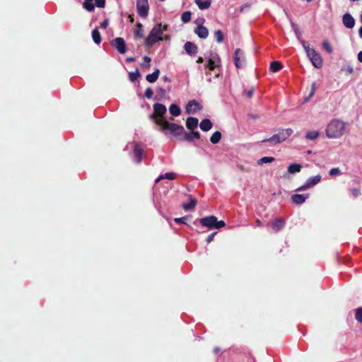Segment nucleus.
Here are the masks:
<instances>
[{
    "label": "nucleus",
    "mask_w": 362,
    "mask_h": 362,
    "mask_svg": "<svg viewBox=\"0 0 362 362\" xmlns=\"http://www.w3.org/2000/svg\"><path fill=\"white\" fill-rule=\"evenodd\" d=\"M302 169V165L298 163H292L288 167V173L290 174H295L298 173Z\"/></svg>",
    "instance_id": "393cba45"
},
{
    "label": "nucleus",
    "mask_w": 362,
    "mask_h": 362,
    "mask_svg": "<svg viewBox=\"0 0 362 362\" xmlns=\"http://www.w3.org/2000/svg\"><path fill=\"white\" fill-rule=\"evenodd\" d=\"M169 111H170V113L174 116V117H177L180 115L181 113V110H180V108L179 107V106H177V105L175 104H171L170 105V107H169Z\"/></svg>",
    "instance_id": "c85d7f7f"
},
{
    "label": "nucleus",
    "mask_w": 362,
    "mask_h": 362,
    "mask_svg": "<svg viewBox=\"0 0 362 362\" xmlns=\"http://www.w3.org/2000/svg\"><path fill=\"white\" fill-rule=\"evenodd\" d=\"M342 21L343 24L347 28H353L355 25V20L349 13H345L343 16Z\"/></svg>",
    "instance_id": "4468645a"
},
{
    "label": "nucleus",
    "mask_w": 362,
    "mask_h": 362,
    "mask_svg": "<svg viewBox=\"0 0 362 362\" xmlns=\"http://www.w3.org/2000/svg\"><path fill=\"white\" fill-rule=\"evenodd\" d=\"M204 62V59L202 57H198L197 62V63H202Z\"/></svg>",
    "instance_id": "6e6d98bb"
},
{
    "label": "nucleus",
    "mask_w": 362,
    "mask_h": 362,
    "mask_svg": "<svg viewBox=\"0 0 362 362\" xmlns=\"http://www.w3.org/2000/svg\"><path fill=\"white\" fill-rule=\"evenodd\" d=\"M351 192L352 195L354 197H357L361 194L360 190L358 189H356V188L351 189Z\"/></svg>",
    "instance_id": "de8ad7c7"
},
{
    "label": "nucleus",
    "mask_w": 362,
    "mask_h": 362,
    "mask_svg": "<svg viewBox=\"0 0 362 362\" xmlns=\"http://www.w3.org/2000/svg\"><path fill=\"white\" fill-rule=\"evenodd\" d=\"M322 177L320 175L309 177L304 185L298 187L296 192H302L314 187L321 181Z\"/></svg>",
    "instance_id": "423d86ee"
},
{
    "label": "nucleus",
    "mask_w": 362,
    "mask_h": 362,
    "mask_svg": "<svg viewBox=\"0 0 362 362\" xmlns=\"http://www.w3.org/2000/svg\"><path fill=\"white\" fill-rule=\"evenodd\" d=\"M198 125V119L196 117H188L186 120V127L189 130H194L197 127Z\"/></svg>",
    "instance_id": "6ab92c4d"
},
{
    "label": "nucleus",
    "mask_w": 362,
    "mask_h": 362,
    "mask_svg": "<svg viewBox=\"0 0 362 362\" xmlns=\"http://www.w3.org/2000/svg\"><path fill=\"white\" fill-rule=\"evenodd\" d=\"M283 68L282 64L278 61H274L270 64L269 70L272 72H277Z\"/></svg>",
    "instance_id": "bb28decb"
},
{
    "label": "nucleus",
    "mask_w": 362,
    "mask_h": 362,
    "mask_svg": "<svg viewBox=\"0 0 362 362\" xmlns=\"http://www.w3.org/2000/svg\"><path fill=\"white\" fill-rule=\"evenodd\" d=\"M153 92L151 88H148L146 89L145 93H144V96L146 98L151 99L153 97Z\"/></svg>",
    "instance_id": "c03bdc74"
},
{
    "label": "nucleus",
    "mask_w": 362,
    "mask_h": 362,
    "mask_svg": "<svg viewBox=\"0 0 362 362\" xmlns=\"http://www.w3.org/2000/svg\"><path fill=\"white\" fill-rule=\"evenodd\" d=\"M144 150L139 144H135L134 147V154L136 158V162L139 163L142 160Z\"/></svg>",
    "instance_id": "f3484780"
},
{
    "label": "nucleus",
    "mask_w": 362,
    "mask_h": 362,
    "mask_svg": "<svg viewBox=\"0 0 362 362\" xmlns=\"http://www.w3.org/2000/svg\"><path fill=\"white\" fill-rule=\"evenodd\" d=\"M246 95L248 98H251L253 95V90H250L249 91H247Z\"/></svg>",
    "instance_id": "864d4df0"
},
{
    "label": "nucleus",
    "mask_w": 362,
    "mask_h": 362,
    "mask_svg": "<svg viewBox=\"0 0 362 362\" xmlns=\"http://www.w3.org/2000/svg\"><path fill=\"white\" fill-rule=\"evenodd\" d=\"M92 39L96 44H100L101 42L100 34L98 29L92 30Z\"/></svg>",
    "instance_id": "473e14b6"
},
{
    "label": "nucleus",
    "mask_w": 362,
    "mask_h": 362,
    "mask_svg": "<svg viewBox=\"0 0 362 362\" xmlns=\"http://www.w3.org/2000/svg\"><path fill=\"white\" fill-rule=\"evenodd\" d=\"M361 23H362V15H361Z\"/></svg>",
    "instance_id": "69168bd1"
},
{
    "label": "nucleus",
    "mask_w": 362,
    "mask_h": 362,
    "mask_svg": "<svg viewBox=\"0 0 362 362\" xmlns=\"http://www.w3.org/2000/svg\"><path fill=\"white\" fill-rule=\"evenodd\" d=\"M274 160L275 159L274 157L265 156L259 159L257 163L258 165H262L264 163H270L273 162Z\"/></svg>",
    "instance_id": "f704fd0d"
},
{
    "label": "nucleus",
    "mask_w": 362,
    "mask_h": 362,
    "mask_svg": "<svg viewBox=\"0 0 362 362\" xmlns=\"http://www.w3.org/2000/svg\"><path fill=\"white\" fill-rule=\"evenodd\" d=\"M346 124L337 119L331 120L326 128V135L329 139H338L345 132Z\"/></svg>",
    "instance_id": "f03ea898"
},
{
    "label": "nucleus",
    "mask_w": 362,
    "mask_h": 362,
    "mask_svg": "<svg viewBox=\"0 0 362 362\" xmlns=\"http://www.w3.org/2000/svg\"><path fill=\"white\" fill-rule=\"evenodd\" d=\"M200 109L199 104L196 100L189 101L185 107L187 114H194L197 110Z\"/></svg>",
    "instance_id": "f8f14e48"
},
{
    "label": "nucleus",
    "mask_w": 362,
    "mask_h": 362,
    "mask_svg": "<svg viewBox=\"0 0 362 362\" xmlns=\"http://www.w3.org/2000/svg\"><path fill=\"white\" fill-rule=\"evenodd\" d=\"M108 25V21L107 20H105L102 24H101V27L103 28H106V27Z\"/></svg>",
    "instance_id": "603ef678"
},
{
    "label": "nucleus",
    "mask_w": 362,
    "mask_h": 362,
    "mask_svg": "<svg viewBox=\"0 0 362 362\" xmlns=\"http://www.w3.org/2000/svg\"><path fill=\"white\" fill-rule=\"evenodd\" d=\"M358 60L362 63V51L358 54Z\"/></svg>",
    "instance_id": "5fc2aeb1"
},
{
    "label": "nucleus",
    "mask_w": 362,
    "mask_h": 362,
    "mask_svg": "<svg viewBox=\"0 0 362 362\" xmlns=\"http://www.w3.org/2000/svg\"><path fill=\"white\" fill-rule=\"evenodd\" d=\"M293 134V130L291 128L281 129L278 135L280 138L281 142L285 141L287 138H288Z\"/></svg>",
    "instance_id": "412c9836"
},
{
    "label": "nucleus",
    "mask_w": 362,
    "mask_h": 362,
    "mask_svg": "<svg viewBox=\"0 0 362 362\" xmlns=\"http://www.w3.org/2000/svg\"><path fill=\"white\" fill-rule=\"evenodd\" d=\"M134 61V58H133V57H129L127 59V62H132Z\"/></svg>",
    "instance_id": "13d9d810"
},
{
    "label": "nucleus",
    "mask_w": 362,
    "mask_h": 362,
    "mask_svg": "<svg viewBox=\"0 0 362 362\" xmlns=\"http://www.w3.org/2000/svg\"><path fill=\"white\" fill-rule=\"evenodd\" d=\"M83 7L88 11H90V0H85L83 3Z\"/></svg>",
    "instance_id": "a18cd8bd"
},
{
    "label": "nucleus",
    "mask_w": 362,
    "mask_h": 362,
    "mask_svg": "<svg viewBox=\"0 0 362 362\" xmlns=\"http://www.w3.org/2000/svg\"><path fill=\"white\" fill-rule=\"evenodd\" d=\"M194 33L202 39H206L209 35L208 29L202 25L197 26L194 30Z\"/></svg>",
    "instance_id": "dca6fc26"
},
{
    "label": "nucleus",
    "mask_w": 362,
    "mask_h": 362,
    "mask_svg": "<svg viewBox=\"0 0 362 362\" xmlns=\"http://www.w3.org/2000/svg\"><path fill=\"white\" fill-rule=\"evenodd\" d=\"M144 63H142L141 66L143 67H149L150 62L151 61V58L149 57L145 56L144 58Z\"/></svg>",
    "instance_id": "37998d69"
},
{
    "label": "nucleus",
    "mask_w": 362,
    "mask_h": 362,
    "mask_svg": "<svg viewBox=\"0 0 362 362\" xmlns=\"http://www.w3.org/2000/svg\"><path fill=\"white\" fill-rule=\"evenodd\" d=\"M134 34L136 37L139 38L144 37V31L143 29V25L141 23H136L134 29Z\"/></svg>",
    "instance_id": "aec40b11"
},
{
    "label": "nucleus",
    "mask_w": 362,
    "mask_h": 362,
    "mask_svg": "<svg viewBox=\"0 0 362 362\" xmlns=\"http://www.w3.org/2000/svg\"><path fill=\"white\" fill-rule=\"evenodd\" d=\"M309 197V194H295L291 196V201L293 204H301Z\"/></svg>",
    "instance_id": "ddd939ff"
},
{
    "label": "nucleus",
    "mask_w": 362,
    "mask_h": 362,
    "mask_svg": "<svg viewBox=\"0 0 362 362\" xmlns=\"http://www.w3.org/2000/svg\"><path fill=\"white\" fill-rule=\"evenodd\" d=\"M94 6L98 8H104L105 5V0H93Z\"/></svg>",
    "instance_id": "58836bf2"
},
{
    "label": "nucleus",
    "mask_w": 362,
    "mask_h": 362,
    "mask_svg": "<svg viewBox=\"0 0 362 362\" xmlns=\"http://www.w3.org/2000/svg\"><path fill=\"white\" fill-rule=\"evenodd\" d=\"M157 92H158V93H159L162 96L165 95V93H166V91L163 88H158L157 89Z\"/></svg>",
    "instance_id": "3c124183"
},
{
    "label": "nucleus",
    "mask_w": 362,
    "mask_h": 362,
    "mask_svg": "<svg viewBox=\"0 0 362 362\" xmlns=\"http://www.w3.org/2000/svg\"><path fill=\"white\" fill-rule=\"evenodd\" d=\"M215 37L217 42L221 43L223 40V34L221 30H218L215 32Z\"/></svg>",
    "instance_id": "e433bc0d"
},
{
    "label": "nucleus",
    "mask_w": 362,
    "mask_h": 362,
    "mask_svg": "<svg viewBox=\"0 0 362 362\" xmlns=\"http://www.w3.org/2000/svg\"><path fill=\"white\" fill-rule=\"evenodd\" d=\"M301 45H303L307 56L309 57L313 65L316 68H321L322 66L323 62L320 54L314 49L310 48L307 42L301 40Z\"/></svg>",
    "instance_id": "20e7f679"
},
{
    "label": "nucleus",
    "mask_w": 362,
    "mask_h": 362,
    "mask_svg": "<svg viewBox=\"0 0 362 362\" xmlns=\"http://www.w3.org/2000/svg\"><path fill=\"white\" fill-rule=\"evenodd\" d=\"M216 234V232H214L208 235V237L206 238L207 243H210L214 240V238Z\"/></svg>",
    "instance_id": "09e8293b"
},
{
    "label": "nucleus",
    "mask_w": 362,
    "mask_h": 362,
    "mask_svg": "<svg viewBox=\"0 0 362 362\" xmlns=\"http://www.w3.org/2000/svg\"><path fill=\"white\" fill-rule=\"evenodd\" d=\"M112 46L117 49L119 53L120 54H124L127 51L126 49V44L122 37H116L112 43Z\"/></svg>",
    "instance_id": "9b49d317"
},
{
    "label": "nucleus",
    "mask_w": 362,
    "mask_h": 362,
    "mask_svg": "<svg viewBox=\"0 0 362 362\" xmlns=\"http://www.w3.org/2000/svg\"><path fill=\"white\" fill-rule=\"evenodd\" d=\"M257 223L258 225H259V224H260V221H259V220H257Z\"/></svg>",
    "instance_id": "e2e57ef3"
},
{
    "label": "nucleus",
    "mask_w": 362,
    "mask_h": 362,
    "mask_svg": "<svg viewBox=\"0 0 362 362\" xmlns=\"http://www.w3.org/2000/svg\"><path fill=\"white\" fill-rule=\"evenodd\" d=\"M155 123L160 127V130L167 136H179L184 132L183 127L175 123H170L165 118H157L155 119Z\"/></svg>",
    "instance_id": "f257e3e1"
},
{
    "label": "nucleus",
    "mask_w": 362,
    "mask_h": 362,
    "mask_svg": "<svg viewBox=\"0 0 362 362\" xmlns=\"http://www.w3.org/2000/svg\"><path fill=\"white\" fill-rule=\"evenodd\" d=\"M262 143L269 142L272 145H275L276 144L281 143V141L280 140V138L278 135V134L273 135L269 139H264L262 141Z\"/></svg>",
    "instance_id": "c756f323"
},
{
    "label": "nucleus",
    "mask_w": 362,
    "mask_h": 362,
    "mask_svg": "<svg viewBox=\"0 0 362 362\" xmlns=\"http://www.w3.org/2000/svg\"><path fill=\"white\" fill-rule=\"evenodd\" d=\"M308 2H310L312 1L313 0H306Z\"/></svg>",
    "instance_id": "0e129e2a"
},
{
    "label": "nucleus",
    "mask_w": 362,
    "mask_h": 362,
    "mask_svg": "<svg viewBox=\"0 0 362 362\" xmlns=\"http://www.w3.org/2000/svg\"><path fill=\"white\" fill-rule=\"evenodd\" d=\"M160 74V70L156 69L152 74H148L146 76V79L149 83H154L158 78Z\"/></svg>",
    "instance_id": "4be33fe9"
},
{
    "label": "nucleus",
    "mask_w": 362,
    "mask_h": 362,
    "mask_svg": "<svg viewBox=\"0 0 362 362\" xmlns=\"http://www.w3.org/2000/svg\"><path fill=\"white\" fill-rule=\"evenodd\" d=\"M188 217L187 216H185V217H182V218H175L174 219V221L177 223H183V224H185L186 222V219Z\"/></svg>",
    "instance_id": "49530a36"
},
{
    "label": "nucleus",
    "mask_w": 362,
    "mask_h": 362,
    "mask_svg": "<svg viewBox=\"0 0 362 362\" xmlns=\"http://www.w3.org/2000/svg\"><path fill=\"white\" fill-rule=\"evenodd\" d=\"M166 112L167 109L164 105L156 103L153 105V114H152L150 117L154 119V120L157 118H164L163 116Z\"/></svg>",
    "instance_id": "6e6552de"
},
{
    "label": "nucleus",
    "mask_w": 362,
    "mask_h": 362,
    "mask_svg": "<svg viewBox=\"0 0 362 362\" xmlns=\"http://www.w3.org/2000/svg\"><path fill=\"white\" fill-rule=\"evenodd\" d=\"M197 201L193 198H190L189 202L188 203L183 204L182 207L185 210L188 211L193 209L195 207Z\"/></svg>",
    "instance_id": "7c9ffc66"
},
{
    "label": "nucleus",
    "mask_w": 362,
    "mask_h": 362,
    "mask_svg": "<svg viewBox=\"0 0 362 362\" xmlns=\"http://www.w3.org/2000/svg\"><path fill=\"white\" fill-rule=\"evenodd\" d=\"M136 8L140 17L146 18L149 10L148 0H137Z\"/></svg>",
    "instance_id": "0eeeda50"
},
{
    "label": "nucleus",
    "mask_w": 362,
    "mask_h": 362,
    "mask_svg": "<svg viewBox=\"0 0 362 362\" xmlns=\"http://www.w3.org/2000/svg\"><path fill=\"white\" fill-rule=\"evenodd\" d=\"M195 3L202 10L206 9L211 6L210 0H195Z\"/></svg>",
    "instance_id": "b1692460"
},
{
    "label": "nucleus",
    "mask_w": 362,
    "mask_h": 362,
    "mask_svg": "<svg viewBox=\"0 0 362 362\" xmlns=\"http://www.w3.org/2000/svg\"><path fill=\"white\" fill-rule=\"evenodd\" d=\"M315 83H313L312 84V89H311V92L308 96V98L306 99V100H308L309 98H310L311 97H313V95H314L315 93Z\"/></svg>",
    "instance_id": "8fccbe9b"
},
{
    "label": "nucleus",
    "mask_w": 362,
    "mask_h": 362,
    "mask_svg": "<svg viewBox=\"0 0 362 362\" xmlns=\"http://www.w3.org/2000/svg\"><path fill=\"white\" fill-rule=\"evenodd\" d=\"M356 319L362 322V308H359L356 310Z\"/></svg>",
    "instance_id": "79ce46f5"
},
{
    "label": "nucleus",
    "mask_w": 362,
    "mask_h": 362,
    "mask_svg": "<svg viewBox=\"0 0 362 362\" xmlns=\"http://www.w3.org/2000/svg\"><path fill=\"white\" fill-rule=\"evenodd\" d=\"M218 351H219V349H218V348H216V349H214V352H215V353H218Z\"/></svg>",
    "instance_id": "680f3d73"
},
{
    "label": "nucleus",
    "mask_w": 362,
    "mask_h": 362,
    "mask_svg": "<svg viewBox=\"0 0 362 362\" xmlns=\"http://www.w3.org/2000/svg\"><path fill=\"white\" fill-rule=\"evenodd\" d=\"M199 127L202 131L207 132L211 129L212 123L209 119H204L199 124Z\"/></svg>",
    "instance_id": "5701e85b"
},
{
    "label": "nucleus",
    "mask_w": 362,
    "mask_h": 362,
    "mask_svg": "<svg viewBox=\"0 0 362 362\" xmlns=\"http://www.w3.org/2000/svg\"><path fill=\"white\" fill-rule=\"evenodd\" d=\"M175 177H176V175L174 173H166L163 175H160L158 178H156L155 182L156 183H158V182H160V180H162L163 179H168V180H172L175 179Z\"/></svg>",
    "instance_id": "a878e982"
},
{
    "label": "nucleus",
    "mask_w": 362,
    "mask_h": 362,
    "mask_svg": "<svg viewBox=\"0 0 362 362\" xmlns=\"http://www.w3.org/2000/svg\"><path fill=\"white\" fill-rule=\"evenodd\" d=\"M139 76L140 74L138 70H136L135 72H130L129 74V80L132 82L136 81Z\"/></svg>",
    "instance_id": "4c0bfd02"
},
{
    "label": "nucleus",
    "mask_w": 362,
    "mask_h": 362,
    "mask_svg": "<svg viewBox=\"0 0 362 362\" xmlns=\"http://www.w3.org/2000/svg\"><path fill=\"white\" fill-rule=\"evenodd\" d=\"M285 225V221L283 218H276L271 223V226L275 232L281 230Z\"/></svg>",
    "instance_id": "2eb2a0df"
},
{
    "label": "nucleus",
    "mask_w": 362,
    "mask_h": 362,
    "mask_svg": "<svg viewBox=\"0 0 362 362\" xmlns=\"http://www.w3.org/2000/svg\"><path fill=\"white\" fill-rule=\"evenodd\" d=\"M221 134L220 132L218 131H216L211 136L210 138V141L212 143V144H217L219 142V141L221 140Z\"/></svg>",
    "instance_id": "72a5a7b5"
},
{
    "label": "nucleus",
    "mask_w": 362,
    "mask_h": 362,
    "mask_svg": "<svg viewBox=\"0 0 362 362\" xmlns=\"http://www.w3.org/2000/svg\"><path fill=\"white\" fill-rule=\"evenodd\" d=\"M358 33H359L360 37L362 38V26L360 28Z\"/></svg>",
    "instance_id": "bf43d9fd"
},
{
    "label": "nucleus",
    "mask_w": 362,
    "mask_h": 362,
    "mask_svg": "<svg viewBox=\"0 0 362 362\" xmlns=\"http://www.w3.org/2000/svg\"><path fill=\"white\" fill-rule=\"evenodd\" d=\"M191 19V13L189 11L184 12L181 16V20L183 23H187Z\"/></svg>",
    "instance_id": "c9c22d12"
},
{
    "label": "nucleus",
    "mask_w": 362,
    "mask_h": 362,
    "mask_svg": "<svg viewBox=\"0 0 362 362\" xmlns=\"http://www.w3.org/2000/svg\"><path fill=\"white\" fill-rule=\"evenodd\" d=\"M346 71H347V72H348L349 74H352V73H353V71H354V70H353V68H352V67H348Z\"/></svg>",
    "instance_id": "4d7b16f0"
},
{
    "label": "nucleus",
    "mask_w": 362,
    "mask_h": 362,
    "mask_svg": "<svg viewBox=\"0 0 362 362\" xmlns=\"http://www.w3.org/2000/svg\"><path fill=\"white\" fill-rule=\"evenodd\" d=\"M221 64V59L218 54H215L210 57L205 64V67L208 68L210 71L214 70L216 67L219 66Z\"/></svg>",
    "instance_id": "9d476101"
},
{
    "label": "nucleus",
    "mask_w": 362,
    "mask_h": 362,
    "mask_svg": "<svg viewBox=\"0 0 362 362\" xmlns=\"http://www.w3.org/2000/svg\"><path fill=\"white\" fill-rule=\"evenodd\" d=\"M167 30V25H163L162 23H157L153 26L149 33L148 35L145 39V45L151 47L156 42L163 40V39L167 40L168 37H163L164 31Z\"/></svg>",
    "instance_id": "7ed1b4c3"
},
{
    "label": "nucleus",
    "mask_w": 362,
    "mask_h": 362,
    "mask_svg": "<svg viewBox=\"0 0 362 362\" xmlns=\"http://www.w3.org/2000/svg\"><path fill=\"white\" fill-rule=\"evenodd\" d=\"M322 47L328 53H332L333 51L331 45L327 41L322 42Z\"/></svg>",
    "instance_id": "a19ab883"
},
{
    "label": "nucleus",
    "mask_w": 362,
    "mask_h": 362,
    "mask_svg": "<svg viewBox=\"0 0 362 362\" xmlns=\"http://www.w3.org/2000/svg\"><path fill=\"white\" fill-rule=\"evenodd\" d=\"M185 139L187 141H193L194 139H199L200 137V134L198 132H193V130L189 133H185Z\"/></svg>",
    "instance_id": "cd10ccee"
},
{
    "label": "nucleus",
    "mask_w": 362,
    "mask_h": 362,
    "mask_svg": "<svg viewBox=\"0 0 362 362\" xmlns=\"http://www.w3.org/2000/svg\"><path fill=\"white\" fill-rule=\"evenodd\" d=\"M234 62L237 68H241L245 64L244 53L240 49H236L235 51Z\"/></svg>",
    "instance_id": "1a4fd4ad"
},
{
    "label": "nucleus",
    "mask_w": 362,
    "mask_h": 362,
    "mask_svg": "<svg viewBox=\"0 0 362 362\" xmlns=\"http://www.w3.org/2000/svg\"><path fill=\"white\" fill-rule=\"evenodd\" d=\"M199 223L202 226L209 229H218L225 226L223 221H218L215 216H209L199 219Z\"/></svg>",
    "instance_id": "39448f33"
},
{
    "label": "nucleus",
    "mask_w": 362,
    "mask_h": 362,
    "mask_svg": "<svg viewBox=\"0 0 362 362\" xmlns=\"http://www.w3.org/2000/svg\"><path fill=\"white\" fill-rule=\"evenodd\" d=\"M163 80L170 82V79L167 76H164Z\"/></svg>",
    "instance_id": "052dcab7"
},
{
    "label": "nucleus",
    "mask_w": 362,
    "mask_h": 362,
    "mask_svg": "<svg viewBox=\"0 0 362 362\" xmlns=\"http://www.w3.org/2000/svg\"><path fill=\"white\" fill-rule=\"evenodd\" d=\"M329 174L330 176L339 175L341 174V170L338 168H333L329 170Z\"/></svg>",
    "instance_id": "ea45409f"
},
{
    "label": "nucleus",
    "mask_w": 362,
    "mask_h": 362,
    "mask_svg": "<svg viewBox=\"0 0 362 362\" xmlns=\"http://www.w3.org/2000/svg\"><path fill=\"white\" fill-rule=\"evenodd\" d=\"M320 135V132L318 131H309L305 134V138L308 140H315Z\"/></svg>",
    "instance_id": "2f4dec72"
},
{
    "label": "nucleus",
    "mask_w": 362,
    "mask_h": 362,
    "mask_svg": "<svg viewBox=\"0 0 362 362\" xmlns=\"http://www.w3.org/2000/svg\"><path fill=\"white\" fill-rule=\"evenodd\" d=\"M185 52L190 55L197 53V47L196 45L191 42H187L184 46Z\"/></svg>",
    "instance_id": "a211bd4d"
}]
</instances>
